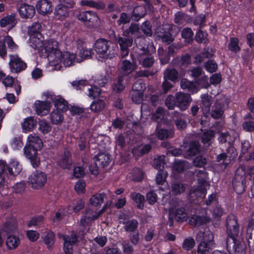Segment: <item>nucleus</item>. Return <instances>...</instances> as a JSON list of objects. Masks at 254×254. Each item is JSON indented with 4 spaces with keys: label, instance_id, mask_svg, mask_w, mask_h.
Segmentation results:
<instances>
[{
    "label": "nucleus",
    "instance_id": "1",
    "mask_svg": "<svg viewBox=\"0 0 254 254\" xmlns=\"http://www.w3.org/2000/svg\"><path fill=\"white\" fill-rule=\"evenodd\" d=\"M196 177L198 186H193L190 191V194H194L197 197H205L206 190L209 188L210 185L207 182L208 174L204 169L195 170L193 173Z\"/></svg>",
    "mask_w": 254,
    "mask_h": 254
},
{
    "label": "nucleus",
    "instance_id": "2",
    "mask_svg": "<svg viewBox=\"0 0 254 254\" xmlns=\"http://www.w3.org/2000/svg\"><path fill=\"white\" fill-rule=\"evenodd\" d=\"M111 202L108 201L103 206L102 208L98 210L97 208L88 207L82 213L80 219V225L83 228L89 225L91 222L99 218V217L110 206ZM85 229V228H83Z\"/></svg>",
    "mask_w": 254,
    "mask_h": 254
},
{
    "label": "nucleus",
    "instance_id": "3",
    "mask_svg": "<svg viewBox=\"0 0 254 254\" xmlns=\"http://www.w3.org/2000/svg\"><path fill=\"white\" fill-rule=\"evenodd\" d=\"M43 49L48 54L49 64H54L60 61L59 58L61 56V50L59 49V42L54 39H50L45 42Z\"/></svg>",
    "mask_w": 254,
    "mask_h": 254
},
{
    "label": "nucleus",
    "instance_id": "4",
    "mask_svg": "<svg viewBox=\"0 0 254 254\" xmlns=\"http://www.w3.org/2000/svg\"><path fill=\"white\" fill-rule=\"evenodd\" d=\"M42 97L45 101L36 100L34 103V110L37 115L45 116L50 111L52 101H53L55 95L51 92H46L43 93Z\"/></svg>",
    "mask_w": 254,
    "mask_h": 254
},
{
    "label": "nucleus",
    "instance_id": "5",
    "mask_svg": "<svg viewBox=\"0 0 254 254\" xmlns=\"http://www.w3.org/2000/svg\"><path fill=\"white\" fill-rule=\"evenodd\" d=\"M109 42L104 39H99L95 42L94 50L97 57L101 61L112 59L115 57L116 53L114 51H109Z\"/></svg>",
    "mask_w": 254,
    "mask_h": 254
},
{
    "label": "nucleus",
    "instance_id": "6",
    "mask_svg": "<svg viewBox=\"0 0 254 254\" xmlns=\"http://www.w3.org/2000/svg\"><path fill=\"white\" fill-rule=\"evenodd\" d=\"M59 61L56 63L51 64V66H54V69L62 70L63 66L69 67L73 65L75 62L79 63L80 61L76 60V55L68 52H61V56H59Z\"/></svg>",
    "mask_w": 254,
    "mask_h": 254
},
{
    "label": "nucleus",
    "instance_id": "7",
    "mask_svg": "<svg viewBox=\"0 0 254 254\" xmlns=\"http://www.w3.org/2000/svg\"><path fill=\"white\" fill-rule=\"evenodd\" d=\"M47 182V176L43 172L36 171L28 178V182L33 189H39L43 187Z\"/></svg>",
    "mask_w": 254,
    "mask_h": 254
},
{
    "label": "nucleus",
    "instance_id": "8",
    "mask_svg": "<svg viewBox=\"0 0 254 254\" xmlns=\"http://www.w3.org/2000/svg\"><path fill=\"white\" fill-rule=\"evenodd\" d=\"M246 172L244 166H240L236 171L235 178L233 182V187L235 191L241 194L245 191V184L244 181Z\"/></svg>",
    "mask_w": 254,
    "mask_h": 254
},
{
    "label": "nucleus",
    "instance_id": "9",
    "mask_svg": "<svg viewBox=\"0 0 254 254\" xmlns=\"http://www.w3.org/2000/svg\"><path fill=\"white\" fill-rule=\"evenodd\" d=\"M136 67V64L131 63L128 60H124L121 61L120 64L119 75L124 77L126 80H128L129 74L135 70Z\"/></svg>",
    "mask_w": 254,
    "mask_h": 254
},
{
    "label": "nucleus",
    "instance_id": "10",
    "mask_svg": "<svg viewBox=\"0 0 254 254\" xmlns=\"http://www.w3.org/2000/svg\"><path fill=\"white\" fill-rule=\"evenodd\" d=\"M227 233L228 238L236 237L239 234V227L236 216L230 214L226 220Z\"/></svg>",
    "mask_w": 254,
    "mask_h": 254
},
{
    "label": "nucleus",
    "instance_id": "11",
    "mask_svg": "<svg viewBox=\"0 0 254 254\" xmlns=\"http://www.w3.org/2000/svg\"><path fill=\"white\" fill-rule=\"evenodd\" d=\"M9 65L12 72H20L26 67V64L16 54L9 55Z\"/></svg>",
    "mask_w": 254,
    "mask_h": 254
},
{
    "label": "nucleus",
    "instance_id": "12",
    "mask_svg": "<svg viewBox=\"0 0 254 254\" xmlns=\"http://www.w3.org/2000/svg\"><path fill=\"white\" fill-rule=\"evenodd\" d=\"M38 150L39 149L28 145H25L24 148L25 156L30 160L31 163L34 168L38 167L40 163V158L38 156Z\"/></svg>",
    "mask_w": 254,
    "mask_h": 254
},
{
    "label": "nucleus",
    "instance_id": "13",
    "mask_svg": "<svg viewBox=\"0 0 254 254\" xmlns=\"http://www.w3.org/2000/svg\"><path fill=\"white\" fill-rule=\"evenodd\" d=\"M141 117L143 118H147V116H150L151 119L155 121L156 122H159L163 118L164 110L162 108H158L155 114H152L151 111L149 110H147V106L145 103H143L141 105Z\"/></svg>",
    "mask_w": 254,
    "mask_h": 254
},
{
    "label": "nucleus",
    "instance_id": "14",
    "mask_svg": "<svg viewBox=\"0 0 254 254\" xmlns=\"http://www.w3.org/2000/svg\"><path fill=\"white\" fill-rule=\"evenodd\" d=\"M176 106L182 111H185L188 108L191 98L190 95L178 92L175 95Z\"/></svg>",
    "mask_w": 254,
    "mask_h": 254
},
{
    "label": "nucleus",
    "instance_id": "15",
    "mask_svg": "<svg viewBox=\"0 0 254 254\" xmlns=\"http://www.w3.org/2000/svg\"><path fill=\"white\" fill-rule=\"evenodd\" d=\"M226 244L228 248L233 251V254H246L244 244L237 241L236 237L227 238Z\"/></svg>",
    "mask_w": 254,
    "mask_h": 254
},
{
    "label": "nucleus",
    "instance_id": "16",
    "mask_svg": "<svg viewBox=\"0 0 254 254\" xmlns=\"http://www.w3.org/2000/svg\"><path fill=\"white\" fill-rule=\"evenodd\" d=\"M237 155V153L235 148L230 146L227 150V154L223 153L219 154L217 157V160L218 162L222 161V164L226 167L236 157Z\"/></svg>",
    "mask_w": 254,
    "mask_h": 254
},
{
    "label": "nucleus",
    "instance_id": "17",
    "mask_svg": "<svg viewBox=\"0 0 254 254\" xmlns=\"http://www.w3.org/2000/svg\"><path fill=\"white\" fill-rule=\"evenodd\" d=\"M107 79L106 78L103 79L101 78H98L95 81V85L91 86L90 88H88V93L87 94L88 96L90 98L95 99L97 97H100L101 94V89L96 86V85H98L100 86H103L107 82Z\"/></svg>",
    "mask_w": 254,
    "mask_h": 254
},
{
    "label": "nucleus",
    "instance_id": "18",
    "mask_svg": "<svg viewBox=\"0 0 254 254\" xmlns=\"http://www.w3.org/2000/svg\"><path fill=\"white\" fill-rule=\"evenodd\" d=\"M195 238L197 242L214 244V235L208 228L200 230Z\"/></svg>",
    "mask_w": 254,
    "mask_h": 254
},
{
    "label": "nucleus",
    "instance_id": "19",
    "mask_svg": "<svg viewBox=\"0 0 254 254\" xmlns=\"http://www.w3.org/2000/svg\"><path fill=\"white\" fill-rule=\"evenodd\" d=\"M121 50V55L124 58L128 55V48L132 45V40L129 38L119 37L117 39Z\"/></svg>",
    "mask_w": 254,
    "mask_h": 254
},
{
    "label": "nucleus",
    "instance_id": "20",
    "mask_svg": "<svg viewBox=\"0 0 254 254\" xmlns=\"http://www.w3.org/2000/svg\"><path fill=\"white\" fill-rule=\"evenodd\" d=\"M64 241V250L65 254H72V245L75 244L77 239L75 234L72 233L70 236L64 235L63 236Z\"/></svg>",
    "mask_w": 254,
    "mask_h": 254
},
{
    "label": "nucleus",
    "instance_id": "21",
    "mask_svg": "<svg viewBox=\"0 0 254 254\" xmlns=\"http://www.w3.org/2000/svg\"><path fill=\"white\" fill-rule=\"evenodd\" d=\"M37 11L40 14H50L53 11L52 4L47 0H39L37 4Z\"/></svg>",
    "mask_w": 254,
    "mask_h": 254
},
{
    "label": "nucleus",
    "instance_id": "22",
    "mask_svg": "<svg viewBox=\"0 0 254 254\" xmlns=\"http://www.w3.org/2000/svg\"><path fill=\"white\" fill-rule=\"evenodd\" d=\"M89 141H91V143H96L99 145L103 147L109 145L111 142L110 138L108 136L102 134L97 136L95 133L92 134Z\"/></svg>",
    "mask_w": 254,
    "mask_h": 254
},
{
    "label": "nucleus",
    "instance_id": "23",
    "mask_svg": "<svg viewBox=\"0 0 254 254\" xmlns=\"http://www.w3.org/2000/svg\"><path fill=\"white\" fill-rule=\"evenodd\" d=\"M16 229V220L14 218H11L6 220L3 226L0 228V230L5 235L15 232Z\"/></svg>",
    "mask_w": 254,
    "mask_h": 254
},
{
    "label": "nucleus",
    "instance_id": "24",
    "mask_svg": "<svg viewBox=\"0 0 254 254\" xmlns=\"http://www.w3.org/2000/svg\"><path fill=\"white\" fill-rule=\"evenodd\" d=\"M201 106L203 112V116L201 120V123L202 124L203 122L204 121L203 118H206L207 115L209 113L210 107L211 105L210 97L207 94H203L201 96Z\"/></svg>",
    "mask_w": 254,
    "mask_h": 254
},
{
    "label": "nucleus",
    "instance_id": "25",
    "mask_svg": "<svg viewBox=\"0 0 254 254\" xmlns=\"http://www.w3.org/2000/svg\"><path fill=\"white\" fill-rule=\"evenodd\" d=\"M95 163L100 167H104L108 166L111 160L108 153H101L98 154L94 158Z\"/></svg>",
    "mask_w": 254,
    "mask_h": 254
},
{
    "label": "nucleus",
    "instance_id": "26",
    "mask_svg": "<svg viewBox=\"0 0 254 254\" xmlns=\"http://www.w3.org/2000/svg\"><path fill=\"white\" fill-rule=\"evenodd\" d=\"M170 213L174 214L175 219L179 222L187 221L190 217L188 216V213L183 207L177 208L175 210L171 208L170 209Z\"/></svg>",
    "mask_w": 254,
    "mask_h": 254
},
{
    "label": "nucleus",
    "instance_id": "27",
    "mask_svg": "<svg viewBox=\"0 0 254 254\" xmlns=\"http://www.w3.org/2000/svg\"><path fill=\"white\" fill-rule=\"evenodd\" d=\"M210 218L207 216L193 215L189 218L190 224L196 227L200 226L210 222Z\"/></svg>",
    "mask_w": 254,
    "mask_h": 254
},
{
    "label": "nucleus",
    "instance_id": "28",
    "mask_svg": "<svg viewBox=\"0 0 254 254\" xmlns=\"http://www.w3.org/2000/svg\"><path fill=\"white\" fill-rule=\"evenodd\" d=\"M30 46L34 49L42 51L44 43L43 37L41 36H29Z\"/></svg>",
    "mask_w": 254,
    "mask_h": 254
},
{
    "label": "nucleus",
    "instance_id": "29",
    "mask_svg": "<svg viewBox=\"0 0 254 254\" xmlns=\"http://www.w3.org/2000/svg\"><path fill=\"white\" fill-rule=\"evenodd\" d=\"M42 140L35 134H31L27 137V142L26 145L29 146L36 149H40L42 147Z\"/></svg>",
    "mask_w": 254,
    "mask_h": 254
},
{
    "label": "nucleus",
    "instance_id": "30",
    "mask_svg": "<svg viewBox=\"0 0 254 254\" xmlns=\"http://www.w3.org/2000/svg\"><path fill=\"white\" fill-rule=\"evenodd\" d=\"M54 102L56 110H59L60 112L64 113L68 108L67 103L62 97L55 95V98L52 102Z\"/></svg>",
    "mask_w": 254,
    "mask_h": 254
},
{
    "label": "nucleus",
    "instance_id": "31",
    "mask_svg": "<svg viewBox=\"0 0 254 254\" xmlns=\"http://www.w3.org/2000/svg\"><path fill=\"white\" fill-rule=\"evenodd\" d=\"M21 16H34L35 13V7L28 4H22L18 8Z\"/></svg>",
    "mask_w": 254,
    "mask_h": 254
},
{
    "label": "nucleus",
    "instance_id": "32",
    "mask_svg": "<svg viewBox=\"0 0 254 254\" xmlns=\"http://www.w3.org/2000/svg\"><path fill=\"white\" fill-rule=\"evenodd\" d=\"M106 195L104 193H96L89 199L90 204L94 207L100 206L104 202Z\"/></svg>",
    "mask_w": 254,
    "mask_h": 254
},
{
    "label": "nucleus",
    "instance_id": "33",
    "mask_svg": "<svg viewBox=\"0 0 254 254\" xmlns=\"http://www.w3.org/2000/svg\"><path fill=\"white\" fill-rule=\"evenodd\" d=\"M21 170L22 167L19 163L14 159H12L7 167L9 174L14 176L17 175L21 172Z\"/></svg>",
    "mask_w": 254,
    "mask_h": 254
},
{
    "label": "nucleus",
    "instance_id": "34",
    "mask_svg": "<svg viewBox=\"0 0 254 254\" xmlns=\"http://www.w3.org/2000/svg\"><path fill=\"white\" fill-rule=\"evenodd\" d=\"M64 113L54 110L50 114V121L53 124L60 125L64 120Z\"/></svg>",
    "mask_w": 254,
    "mask_h": 254
},
{
    "label": "nucleus",
    "instance_id": "35",
    "mask_svg": "<svg viewBox=\"0 0 254 254\" xmlns=\"http://www.w3.org/2000/svg\"><path fill=\"white\" fill-rule=\"evenodd\" d=\"M19 244L20 240L18 237L12 235H9L7 237L6 245L8 249H15Z\"/></svg>",
    "mask_w": 254,
    "mask_h": 254
},
{
    "label": "nucleus",
    "instance_id": "36",
    "mask_svg": "<svg viewBox=\"0 0 254 254\" xmlns=\"http://www.w3.org/2000/svg\"><path fill=\"white\" fill-rule=\"evenodd\" d=\"M71 164V160L70 153L68 150H65L58 161V164L63 168H67Z\"/></svg>",
    "mask_w": 254,
    "mask_h": 254
},
{
    "label": "nucleus",
    "instance_id": "37",
    "mask_svg": "<svg viewBox=\"0 0 254 254\" xmlns=\"http://www.w3.org/2000/svg\"><path fill=\"white\" fill-rule=\"evenodd\" d=\"M2 83L5 87H11L13 85H14L16 94L19 95L20 93V85L17 82H15L13 78L11 76H7L6 77L3 78Z\"/></svg>",
    "mask_w": 254,
    "mask_h": 254
},
{
    "label": "nucleus",
    "instance_id": "38",
    "mask_svg": "<svg viewBox=\"0 0 254 254\" xmlns=\"http://www.w3.org/2000/svg\"><path fill=\"white\" fill-rule=\"evenodd\" d=\"M215 244L199 242L197 246L198 254H210V251L214 248Z\"/></svg>",
    "mask_w": 254,
    "mask_h": 254
},
{
    "label": "nucleus",
    "instance_id": "39",
    "mask_svg": "<svg viewBox=\"0 0 254 254\" xmlns=\"http://www.w3.org/2000/svg\"><path fill=\"white\" fill-rule=\"evenodd\" d=\"M101 98L94 101L90 105V108L91 111L98 113L102 111L105 107L104 98L101 96Z\"/></svg>",
    "mask_w": 254,
    "mask_h": 254
},
{
    "label": "nucleus",
    "instance_id": "40",
    "mask_svg": "<svg viewBox=\"0 0 254 254\" xmlns=\"http://www.w3.org/2000/svg\"><path fill=\"white\" fill-rule=\"evenodd\" d=\"M37 124L36 121L32 117L26 118L22 123V128L24 132H27L31 131Z\"/></svg>",
    "mask_w": 254,
    "mask_h": 254
},
{
    "label": "nucleus",
    "instance_id": "41",
    "mask_svg": "<svg viewBox=\"0 0 254 254\" xmlns=\"http://www.w3.org/2000/svg\"><path fill=\"white\" fill-rule=\"evenodd\" d=\"M181 86L183 89H187L189 92L194 93L198 91V88L196 83H192L186 79H183L181 82Z\"/></svg>",
    "mask_w": 254,
    "mask_h": 254
},
{
    "label": "nucleus",
    "instance_id": "42",
    "mask_svg": "<svg viewBox=\"0 0 254 254\" xmlns=\"http://www.w3.org/2000/svg\"><path fill=\"white\" fill-rule=\"evenodd\" d=\"M42 26L39 22L33 23L31 26L29 27L28 33L29 36H41V33Z\"/></svg>",
    "mask_w": 254,
    "mask_h": 254
},
{
    "label": "nucleus",
    "instance_id": "43",
    "mask_svg": "<svg viewBox=\"0 0 254 254\" xmlns=\"http://www.w3.org/2000/svg\"><path fill=\"white\" fill-rule=\"evenodd\" d=\"M128 81L126 80L124 77L119 76L118 79L116 81L113 85V89L114 91L118 92L123 91L125 87V84Z\"/></svg>",
    "mask_w": 254,
    "mask_h": 254
},
{
    "label": "nucleus",
    "instance_id": "44",
    "mask_svg": "<svg viewBox=\"0 0 254 254\" xmlns=\"http://www.w3.org/2000/svg\"><path fill=\"white\" fill-rule=\"evenodd\" d=\"M92 134L90 131H87L84 132L80 136V140L78 143V145L81 150L84 149L87 146L88 142L89 141Z\"/></svg>",
    "mask_w": 254,
    "mask_h": 254
},
{
    "label": "nucleus",
    "instance_id": "45",
    "mask_svg": "<svg viewBox=\"0 0 254 254\" xmlns=\"http://www.w3.org/2000/svg\"><path fill=\"white\" fill-rule=\"evenodd\" d=\"M16 23L15 17H3L0 21L1 27H7L8 30L11 29Z\"/></svg>",
    "mask_w": 254,
    "mask_h": 254
},
{
    "label": "nucleus",
    "instance_id": "46",
    "mask_svg": "<svg viewBox=\"0 0 254 254\" xmlns=\"http://www.w3.org/2000/svg\"><path fill=\"white\" fill-rule=\"evenodd\" d=\"M42 238L49 249L51 248L54 244L55 235L51 231H48L45 233L42 236Z\"/></svg>",
    "mask_w": 254,
    "mask_h": 254
},
{
    "label": "nucleus",
    "instance_id": "47",
    "mask_svg": "<svg viewBox=\"0 0 254 254\" xmlns=\"http://www.w3.org/2000/svg\"><path fill=\"white\" fill-rule=\"evenodd\" d=\"M173 134L172 130H168L165 129H159L157 126L156 129V134L157 137L161 140L167 139L172 137Z\"/></svg>",
    "mask_w": 254,
    "mask_h": 254
},
{
    "label": "nucleus",
    "instance_id": "48",
    "mask_svg": "<svg viewBox=\"0 0 254 254\" xmlns=\"http://www.w3.org/2000/svg\"><path fill=\"white\" fill-rule=\"evenodd\" d=\"M199 149L198 141L190 142L188 148H186L187 155L188 156H192L195 155L198 152Z\"/></svg>",
    "mask_w": 254,
    "mask_h": 254
},
{
    "label": "nucleus",
    "instance_id": "49",
    "mask_svg": "<svg viewBox=\"0 0 254 254\" xmlns=\"http://www.w3.org/2000/svg\"><path fill=\"white\" fill-rule=\"evenodd\" d=\"M213 55V52L212 49H206L203 53L199 54L195 58V62L196 63H200L204 60V58H211Z\"/></svg>",
    "mask_w": 254,
    "mask_h": 254
},
{
    "label": "nucleus",
    "instance_id": "50",
    "mask_svg": "<svg viewBox=\"0 0 254 254\" xmlns=\"http://www.w3.org/2000/svg\"><path fill=\"white\" fill-rule=\"evenodd\" d=\"M151 148V145L147 144L143 146H139L137 148H134L132 152L133 155L137 157L148 152Z\"/></svg>",
    "mask_w": 254,
    "mask_h": 254
},
{
    "label": "nucleus",
    "instance_id": "51",
    "mask_svg": "<svg viewBox=\"0 0 254 254\" xmlns=\"http://www.w3.org/2000/svg\"><path fill=\"white\" fill-rule=\"evenodd\" d=\"M178 76V72L174 69H167L164 73V78L172 81H176Z\"/></svg>",
    "mask_w": 254,
    "mask_h": 254
},
{
    "label": "nucleus",
    "instance_id": "52",
    "mask_svg": "<svg viewBox=\"0 0 254 254\" xmlns=\"http://www.w3.org/2000/svg\"><path fill=\"white\" fill-rule=\"evenodd\" d=\"M130 197L137 204L138 208H142L143 207L144 197L142 195L139 193L132 192L130 194Z\"/></svg>",
    "mask_w": 254,
    "mask_h": 254
},
{
    "label": "nucleus",
    "instance_id": "53",
    "mask_svg": "<svg viewBox=\"0 0 254 254\" xmlns=\"http://www.w3.org/2000/svg\"><path fill=\"white\" fill-rule=\"evenodd\" d=\"M129 177L134 181H140L143 178V173L139 168H134L130 173Z\"/></svg>",
    "mask_w": 254,
    "mask_h": 254
},
{
    "label": "nucleus",
    "instance_id": "54",
    "mask_svg": "<svg viewBox=\"0 0 254 254\" xmlns=\"http://www.w3.org/2000/svg\"><path fill=\"white\" fill-rule=\"evenodd\" d=\"M39 130L43 134L49 132L51 129L50 124L46 120H40L38 123Z\"/></svg>",
    "mask_w": 254,
    "mask_h": 254
},
{
    "label": "nucleus",
    "instance_id": "55",
    "mask_svg": "<svg viewBox=\"0 0 254 254\" xmlns=\"http://www.w3.org/2000/svg\"><path fill=\"white\" fill-rule=\"evenodd\" d=\"M185 186L181 183H175L172 185L171 190L174 194H179L183 192L185 190Z\"/></svg>",
    "mask_w": 254,
    "mask_h": 254
},
{
    "label": "nucleus",
    "instance_id": "56",
    "mask_svg": "<svg viewBox=\"0 0 254 254\" xmlns=\"http://www.w3.org/2000/svg\"><path fill=\"white\" fill-rule=\"evenodd\" d=\"M214 137V132L211 130L204 131L201 136L202 142L204 144H210L211 140Z\"/></svg>",
    "mask_w": 254,
    "mask_h": 254
},
{
    "label": "nucleus",
    "instance_id": "57",
    "mask_svg": "<svg viewBox=\"0 0 254 254\" xmlns=\"http://www.w3.org/2000/svg\"><path fill=\"white\" fill-rule=\"evenodd\" d=\"M168 173L164 170H160L156 174L155 181L158 185H163L166 181Z\"/></svg>",
    "mask_w": 254,
    "mask_h": 254
},
{
    "label": "nucleus",
    "instance_id": "58",
    "mask_svg": "<svg viewBox=\"0 0 254 254\" xmlns=\"http://www.w3.org/2000/svg\"><path fill=\"white\" fill-rule=\"evenodd\" d=\"M125 224V229L127 232H133L138 227V222L136 220L133 219L128 220L124 223Z\"/></svg>",
    "mask_w": 254,
    "mask_h": 254
},
{
    "label": "nucleus",
    "instance_id": "59",
    "mask_svg": "<svg viewBox=\"0 0 254 254\" xmlns=\"http://www.w3.org/2000/svg\"><path fill=\"white\" fill-rule=\"evenodd\" d=\"M26 188V184L24 181L16 183L12 187V191L15 193L21 194L24 192Z\"/></svg>",
    "mask_w": 254,
    "mask_h": 254
},
{
    "label": "nucleus",
    "instance_id": "60",
    "mask_svg": "<svg viewBox=\"0 0 254 254\" xmlns=\"http://www.w3.org/2000/svg\"><path fill=\"white\" fill-rule=\"evenodd\" d=\"M165 164V156L164 155L158 156L153 160V166L157 170H161Z\"/></svg>",
    "mask_w": 254,
    "mask_h": 254
},
{
    "label": "nucleus",
    "instance_id": "61",
    "mask_svg": "<svg viewBox=\"0 0 254 254\" xmlns=\"http://www.w3.org/2000/svg\"><path fill=\"white\" fill-rule=\"evenodd\" d=\"M238 43L239 40L237 38H231L228 46L229 50L235 53L239 52L240 48L238 45Z\"/></svg>",
    "mask_w": 254,
    "mask_h": 254
},
{
    "label": "nucleus",
    "instance_id": "62",
    "mask_svg": "<svg viewBox=\"0 0 254 254\" xmlns=\"http://www.w3.org/2000/svg\"><path fill=\"white\" fill-rule=\"evenodd\" d=\"M195 245V241L191 237L187 238L184 241L182 245L183 248L186 250L189 251L191 250Z\"/></svg>",
    "mask_w": 254,
    "mask_h": 254
},
{
    "label": "nucleus",
    "instance_id": "63",
    "mask_svg": "<svg viewBox=\"0 0 254 254\" xmlns=\"http://www.w3.org/2000/svg\"><path fill=\"white\" fill-rule=\"evenodd\" d=\"M193 35L191 29L189 28H186L183 30L182 32V36L185 39L186 41L189 43L192 40Z\"/></svg>",
    "mask_w": 254,
    "mask_h": 254
},
{
    "label": "nucleus",
    "instance_id": "64",
    "mask_svg": "<svg viewBox=\"0 0 254 254\" xmlns=\"http://www.w3.org/2000/svg\"><path fill=\"white\" fill-rule=\"evenodd\" d=\"M178 60H180V64L182 67H187L191 63L190 56L186 54L180 58H177Z\"/></svg>",
    "mask_w": 254,
    "mask_h": 254
}]
</instances>
